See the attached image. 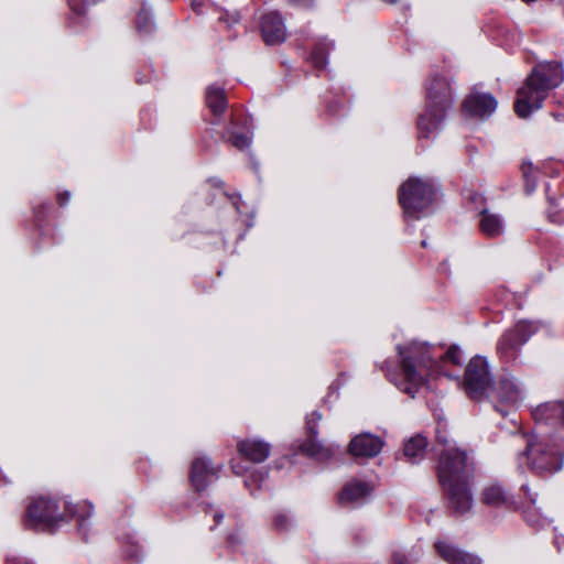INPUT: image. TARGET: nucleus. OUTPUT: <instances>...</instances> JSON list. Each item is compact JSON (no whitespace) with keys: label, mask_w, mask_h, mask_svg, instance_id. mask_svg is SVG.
Masks as SVG:
<instances>
[{"label":"nucleus","mask_w":564,"mask_h":564,"mask_svg":"<svg viewBox=\"0 0 564 564\" xmlns=\"http://www.w3.org/2000/svg\"><path fill=\"white\" fill-rule=\"evenodd\" d=\"M434 186L429 181L410 177L399 188V202L405 216L420 218L433 202Z\"/></svg>","instance_id":"nucleus-5"},{"label":"nucleus","mask_w":564,"mask_h":564,"mask_svg":"<svg viewBox=\"0 0 564 564\" xmlns=\"http://www.w3.org/2000/svg\"><path fill=\"white\" fill-rule=\"evenodd\" d=\"M294 3L302 4V6H310L313 0H291Z\"/></svg>","instance_id":"nucleus-40"},{"label":"nucleus","mask_w":564,"mask_h":564,"mask_svg":"<svg viewBox=\"0 0 564 564\" xmlns=\"http://www.w3.org/2000/svg\"><path fill=\"white\" fill-rule=\"evenodd\" d=\"M312 61L314 65L318 68H323L326 65V57L318 50L312 53Z\"/></svg>","instance_id":"nucleus-32"},{"label":"nucleus","mask_w":564,"mask_h":564,"mask_svg":"<svg viewBox=\"0 0 564 564\" xmlns=\"http://www.w3.org/2000/svg\"><path fill=\"white\" fill-rule=\"evenodd\" d=\"M533 417L538 422L564 425V400L540 404L534 409Z\"/></svg>","instance_id":"nucleus-20"},{"label":"nucleus","mask_w":564,"mask_h":564,"mask_svg":"<svg viewBox=\"0 0 564 564\" xmlns=\"http://www.w3.org/2000/svg\"><path fill=\"white\" fill-rule=\"evenodd\" d=\"M78 522V530L83 536L86 538V531L88 530L89 523L84 517H79Z\"/></svg>","instance_id":"nucleus-34"},{"label":"nucleus","mask_w":564,"mask_h":564,"mask_svg":"<svg viewBox=\"0 0 564 564\" xmlns=\"http://www.w3.org/2000/svg\"><path fill=\"white\" fill-rule=\"evenodd\" d=\"M564 82V67L558 62L536 64L523 85L519 88L514 111L520 118H527L542 108L550 91Z\"/></svg>","instance_id":"nucleus-1"},{"label":"nucleus","mask_w":564,"mask_h":564,"mask_svg":"<svg viewBox=\"0 0 564 564\" xmlns=\"http://www.w3.org/2000/svg\"><path fill=\"white\" fill-rule=\"evenodd\" d=\"M421 245L422 247H426V240H422Z\"/></svg>","instance_id":"nucleus-46"},{"label":"nucleus","mask_w":564,"mask_h":564,"mask_svg":"<svg viewBox=\"0 0 564 564\" xmlns=\"http://www.w3.org/2000/svg\"><path fill=\"white\" fill-rule=\"evenodd\" d=\"M223 519H224L223 512H215L214 520L217 524L221 523Z\"/></svg>","instance_id":"nucleus-39"},{"label":"nucleus","mask_w":564,"mask_h":564,"mask_svg":"<svg viewBox=\"0 0 564 564\" xmlns=\"http://www.w3.org/2000/svg\"><path fill=\"white\" fill-rule=\"evenodd\" d=\"M427 444L429 443L425 436L421 434L412 436L404 443V456L412 464L419 463L426 453Z\"/></svg>","instance_id":"nucleus-23"},{"label":"nucleus","mask_w":564,"mask_h":564,"mask_svg":"<svg viewBox=\"0 0 564 564\" xmlns=\"http://www.w3.org/2000/svg\"><path fill=\"white\" fill-rule=\"evenodd\" d=\"M372 487L361 480H350L343 488L338 501L343 507H355L362 503L364 500L370 496Z\"/></svg>","instance_id":"nucleus-15"},{"label":"nucleus","mask_w":564,"mask_h":564,"mask_svg":"<svg viewBox=\"0 0 564 564\" xmlns=\"http://www.w3.org/2000/svg\"><path fill=\"white\" fill-rule=\"evenodd\" d=\"M523 455L530 469L540 475L554 474L562 469L564 444L554 436H546L528 442Z\"/></svg>","instance_id":"nucleus-4"},{"label":"nucleus","mask_w":564,"mask_h":564,"mask_svg":"<svg viewBox=\"0 0 564 564\" xmlns=\"http://www.w3.org/2000/svg\"><path fill=\"white\" fill-rule=\"evenodd\" d=\"M250 143V139L243 134H236L232 138V144L239 150L248 148Z\"/></svg>","instance_id":"nucleus-31"},{"label":"nucleus","mask_w":564,"mask_h":564,"mask_svg":"<svg viewBox=\"0 0 564 564\" xmlns=\"http://www.w3.org/2000/svg\"><path fill=\"white\" fill-rule=\"evenodd\" d=\"M383 447V441L373 434L361 433L349 443V453L355 457H375Z\"/></svg>","instance_id":"nucleus-12"},{"label":"nucleus","mask_w":564,"mask_h":564,"mask_svg":"<svg viewBox=\"0 0 564 564\" xmlns=\"http://www.w3.org/2000/svg\"><path fill=\"white\" fill-rule=\"evenodd\" d=\"M138 29L140 32L147 34L151 33L154 29L150 17H148L145 12H141L138 17Z\"/></svg>","instance_id":"nucleus-28"},{"label":"nucleus","mask_w":564,"mask_h":564,"mask_svg":"<svg viewBox=\"0 0 564 564\" xmlns=\"http://www.w3.org/2000/svg\"><path fill=\"white\" fill-rule=\"evenodd\" d=\"M555 544H556L557 549L560 550L561 549L560 544H562V541H560V539L556 538L555 539Z\"/></svg>","instance_id":"nucleus-44"},{"label":"nucleus","mask_w":564,"mask_h":564,"mask_svg":"<svg viewBox=\"0 0 564 564\" xmlns=\"http://www.w3.org/2000/svg\"><path fill=\"white\" fill-rule=\"evenodd\" d=\"M446 491L449 507L457 514L468 512L473 507V496L469 489V480H463L443 486Z\"/></svg>","instance_id":"nucleus-11"},{"label":"nucleus","mask_w":564,"mask_h":564,"mask_svg":"<svg viewBox=\"0 0 564 564\" xmlns=\"http://www.w3.org/2000/svg\"><path fill=\"white\" fill-rule=\"evenodd\" d=\"M435 547L440 556L448 564H481V558L473 553L446 542H437Z\"/></svg>","instance_id":"nucleus-18"},{"label":"nucleus","mask_w":564,"mask_h":564,"mask_svg":"<svg viewBox=\"0 0 564 564\" xmlns=\"http://www.w3.org/2000/svg\"><path fill=\"white\" fill-rule=\"evenodd\" d=\"M441 358L443 361H448L456 366L463 362V354L456 346L449 347Z\"/></svg>","instance_id":"nucleus-26"},{"label":"nucleus","mask_w":564,"mask_h":564,"mask_svg":"<svg viewBox=\"0 0 564 564\" xmlns=\"http://www.w3.org/2000/svg\"><path fill=\"white\" fill-rule=\"evenodd\" d=\"M69 8L78 13L82 14L85 10L86 1L85 0H68Z\"/></svg>","instance_id":"nucleus-33"},{"label":"nucleus","mask_w":564,"mask_h":564,"mask_svg":"<svg viewBox=\"0 0 564 564\" xmlns=\"http://www.w3.org/2000/svg\"><path fill=\"white\" fill-rule=\"evenodd\" d=\"M69 512L75 516V511L73 510V508H69Z\"/></svg>","instance_id":"nucleus-47"},{"label":"nucleus","mask_w":564,"mask_h":564,"mask_svg":"<svg viewBox=\"0 0 564 564\" xmlns=\"http://www.w3.org/2000/svg\"><path fill=\"white\" fill-rule=\"evenodd\" d=\"M522 173L525 180V191L528 194L534 192L536 187L535 176L533 175V166L532 164H523Z\"/></svg>","instance_id":"nucleus-25"},{"label":"nucleus","mask_w":564,"mask_h":564,"mask_svg":"<svg viewBox=\"0 0 564 564\" xmlns=\"http://www.w3.org/2000/svg\"><path fill=\"white\" fill-rule=\"evenodd\" d=\"M397 350L401 358L402 378H393L389 370L387 376L401 391L414 398L427 379L438 371V361L431 356L427 344L412 341L399 345Z\"/></svg>","instance_id":"nucleus-2"},{"label":"nucleus","mask_w":564,"mask_h":564,"mask_svg":"<svg viewBox=\"0 0 564 564\" xmlns=\"http://www.w3.org/2000/svg\"><path fill=\"white\" fill-rule=\"evenodd\" d=\"M437 441L440 444H447V438L441 433V431H437Z\"/></svg>","instance_id":"nucleus-38"},{"label":"nucleus","mask_w":564,"mask_h":564,"mask_svg":"<svg viewBox=\"0 0 564 564\" xmlns=\"http://www.w3.org/2000/svg\"><path fill=\"white\" fill-rule=\"evenodd\" d=\"M265 476H267V474H262V473H261V474H260V480H261V481H263V480H264V478H265Z\"/></svg>","instance_id":"nucleus-45"},{"label":"nucleus","mask_w":564,"mask_h":564,"mask_svg":"<svg viewBox=\"0 0 564 564\" xmlns=\"http://www.w3.org/2000/svg\"><path fill=\"white\" fill-rule=\"evenodd\" d=\"M64 519L56 501L45 498H34L26 510L25 527L34 530H52Z\"/></svg>","instance_id":"nucleus-9"},{"label":"nucleus","mask_w":564,"mask_h":564,"mask_svg":"<svg viewBox=\"0 0 564 564\" xmlns=\"http://www.w3.org/2000/svg\"><path fill=\"white\" fill-rule=\"evenodd\" d=\"M522 488H523V490H524V491L530 496L531 501L534 503V502H535V498H534V497H532V496L529 494V488H528L527 486H523Z\"/></svg>","instance_id":"nucleus-41"},{"label":"nucleus","mask_w":564,"mask_h":564,"mask_svg":"<svg viewBox=\"0 0 564 564\" xmlns=\"http://www.w3.org/2000/svg\"><path fill=\"white\" fill-rule=\"evenodd\" d=\"M497 105L492 95L473 93L465 99L463 108L468 115L485 119L495 112Z\"/></svg>","instance_id":"nucleus-13"},{"label":"nucleus","mask_w":564,"mask_h":564,"mask_svg":"<svg viewBox=\"0 0 564 564\" xmlns=\"http://www.w3.org/2000/svg\"><path fill=\"white\" fill-rule=\"evenodd\" d=\"M237 451L246 459L259 464L269 457L271 445L260 438H248L238 442Z\"/></svg>","instance_id":"nucleus-16"},{"label":"nucleus","mask_w":564,"mask_h":564,"mask_svg":"<svg viewBox=\"0 0 564 564\" xmlns=\"http://www.w3.org/2000/svg\"><path fill=\"white\" fill-rule=\"evenodd\" d=\"M322 420V414L317 411L312 412L306 419V430L308 435L317 436L318 430L317 425Z\"/></svg>","instance_id":"nucleus-27"},{"label":"nucleus","mask_w":564,"mask_h":564,"mask_svg":"<svg viewBox=\"0 0 564 564\" xmlns=\"http://www.w3.org/2000/svg\"><path fill=\"white\" fill-rule=\"evenodd\" d=\"M273 523L279 531H288L292 527L291 519L284 513H276Z\"/></svg>","instance_id":"nucleus-29"},{"label":"nucleus","mask_w":564,"mask_h":564,"mask_svg":"<svg viewBox=\"0 0 564 564\" xmlns=\"http://www.w3.org/2000/svg\"><path fill=\"white\" fill-rule=\"evenodd\" d=\"M492 375L487 358L473 357L465 370L464 390L473 400H482L491 388Z\"/></svg>","instance_id":"nucleus-7"},{"label":"nucleus","mask_w":564,"mask_h":564,"mask_svg":"<svg viewBox=\"0 0 564 564\" xmlns=\"http://www.w3.org/2000/svg\"><path fill=\"white\" fill-rule=\"evenodd\" d=\"M486 398L494 402H501L502 408H499L498 405H495V408L506 416L509 414L511 405L520 399V389L513 380L501 379L497 384L494 382L491 383V388L488 390Z\"/></svg>","instance_id":"nucleus-10"},{"label":"nucleus","mask_w":564,"mask_h":564,"mask_svg":"<svg viewBox=\"0 0 564 564\" xmlns=\"http://www.w3.org/2000/svg\"><path fill=\"white\" fill-rule=\"evenodd\" d=\"M206 104L214 115H221L227 107V98L223 88L212 85L206 91Z\"/></svg>","instance_id":"nucleus-24"},{"label":"nucleus","mask_w":564,"mask_h":564,"mask_svg":"<svg viewBox=\"0 0 564 564\" xmlns=\"http://www.w3.org/2000/svg\"><path fill=\"white\" fill-rule=\"evenodd\" d=\"M473 473L474 463L465 451L447 447L441 452L437 475L442 486L469 480Z\"/></svg>","instance_id":"nucleus-6"},{"label":"nucleus","mask_w":564,"mask_h":564,"mask_svg":"<svg viewBox=\"0 0 564 564\" xmlns=\"http://www.w3.org/2000/svg\"><path fill=\"white\" fill-rule=\"evenodd\" d=\"M555 544H556L557 549L560 550L561 549L560 544H562V541H560V539L556 538L555 539Z\"/></svg>","instance_id":"nucleus-43"},{"label":"nucleus","mask_w":564,"mask_h":564,"mask_svg":"<svg viewBox=\"0 0 564 564\" xmlns=\"http://www.w3.org/2000/svg\"><path fill=\"white\" fill-rule=\"evenodd\" d=\"M261 31L267 44H280L286 39L283 19L278 12H269L262 17Z\"/></svg>","instance_id":"nucleus-14"},{"label":"nucleus","mask_w":564,"mask_h":564,"mask_svg":"<svg viewBox=\"0 0 564 564\" xmlns=\"http://www.w3.org/2000/svg\"><path fill=\"white\" fill-rule=\"evenodd\" d=\"M218 470L214 468L207 458H197L193 462L191 480L196 490L202 491L217 476Z\"/></svg>","instance_id":"nucleus-19"},{"label":"nucleus","mask_w":564,"mask_h":564,"mask_svg":"<svg viewBox=\"0 0 564 564\" xmlns=\"http://www.w3.org/2000/svg\"><path fill=\"white\" fill-rule=\"evenodd\" d=\"M231 468H232V471H234L236 475H238V476H240V475H242V474H243V468H242V467H240L239 465L232 464V465H231Z\"/></svg>","instance_id":"nucleus-37"},{"label":"nucleus","mask_w":564,"mask_h":564,"mask_svg":"<svg viewBox=\"0 0 564 564\" xmlns=\"http://www.w3.org/2000/svg\"><path fill=\"white\" fill-rule=\"evenodd\" d=\"M245 484H246V487L250 488L251 489V479L250 478H247L245 480Z\"/></svg>","instance_id":"nucleus-42"},{"label":"nucleus","mask_w":564,"mask_h":564,"mask_svg":"<svg viewBox=\"0 0 564 564\" xmlns=\"http://www.w3.org/2000/svg\"><path fill=\"white\" fill-rule=\"evenodd\" d=\"M301 451L310 457L325 462L333 457L332 447L324 445L317 436L308 435V438L301 445Z\"/></svg>","instance_id":"nucleus-22"},{"label":"nucleus","mask_w":564,"mask_h":564,"mask_svg":"<svg viewBox=\"0 0 564 564\" xmlns=\"http://www.w3.org/2000/svg\"><path fill=\"white\" fill-rule=\"evenodd\" d=\"M547 217L554 224H564V210H557L553 205L547 212Z\"/></svg>","instance_id":"nucleus-30"},{"label":"nucleus","mask_w":564,"mask_h":564,"mask_svg":"<svg viewBox=\"0 0 564 564\" xmlns=\"http://www.w3.org/2000/svg\"><path fill=\"white\" fill-rule=\"evenodd\" d=\"M539 330V325L531 321H519L512 327L508 328L497 341V354L500 359L510 361L516 358L520 350L531 336Z\"/></svg>","instance_id":"nucleus-8"},{"label":"nucleus","mask_w":564,"mask_h":564,"mask_svg":"<svg viewBox=\"0 0 564 564\" xmlns=\"http://www.w3.org/2000/svg\"><path fill=\"white\" fill-rule=\"evenodd\" d=\"M480 232L488 238H497L505 232V221L502 217L488 209L480 212L478 223Z\"/></svg>","instance_id":"nucleus-21"},{"label":"nucleus","mask_w":564,"mask_h":564,"mask_svg":"<svg viewBox=\"0 0 564 564\" xmlns=\"http://www.w3.org/2000/svg\"><path fill=\"white\" fill-rule=\"evenodd\" d=\"M480 501L490 508H509L513 505L510 492L498 482H491L484 487Z\"/></svg>","instance_id":"nucleus-17"},{"label":"nucleus","mask_w":564,"mask_h":564,"mask_svg":"<svg viewBox=\"0 0 564 564\" xmlns=\"http://www.w3.org/2000/svg\"><path fill=\"white\" fill-rule=\"evenodd\" d=\"M70 199V194L68 192L62 193L58 195V202L61 206H64Z\"/></svg>","instance_id":"nucleus-35"},{"label":"nucleus","mask_w":564,"mask_h":564,"mask_svg":"<svg viewBox=\"0 0 564 564\" xmlns=\"http://www.w3.org/2000/svg\"><path fill=\"white\" fill-rule=\"evenodd\" d=\"M393 562H394V564H406L408 560L403 555L395 554L393 557Z\"/></svg>","instance_id":"nucleus-36"},{"label":"nucleus","mask_w":564,"mask_h":564,"mask_svg":"<svg viewBox=\"0 0 564 564\" xmlns=\"http://www.w3.org/2000/svg\"><path fill=\"white\" fill-rule=\"evenodd\" d=\"M426 110L417 121L419 138H429L434 133L446 111L453 106V88L449 80L444 76H434L427 84Z\"/></svg>","instance_id":"nucleus-3"}]
</instances>
